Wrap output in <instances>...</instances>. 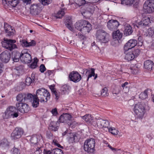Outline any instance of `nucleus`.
<instances>
[{"label": "nucleus", "mask_w": 154, "mask_h": 154, "mask_svg": "<svg viewBox=\"0 0 154 154\" xmlns=\"http://www.w3.org/2000/svg\"><path fill=\"white\" fill-rule=\"evenodd\" d=\"M51 95L47 90L44 88H39L37 90L36 95H33L32 100V106L36 107L38 106L39 101L41 102H47L50 98Z\"/></svg>", "instance_id": "obj_1"}, {"label": "nucleus", "mask_w": 154, "mask_h": 154, "mask_svg": "<svg viewBox=\"0 0 154 154\" xmlns=\"http://www.w3.org/2000/svg\"><path fill=\"white\" fill-rule=\"evenodd\" d=\"M133 111L137 118L142 119L146 112L145 104L140 103L135 104L134 106Z\"/></svg>", "instance_id": "obj_2"}, {"label": "nucleus", "mask_w": 154, "mask_h": 154, "mask_svg": "<svg viewBox=\"0 0 154 154\" xmlns=\"http://www.w3.org/2000/svg\"><path fill=\"white\" fill-rule=\"evenodd\" d=\"M18 116V111L16 107L9 106L5 111L3 117L4 119H8L11 117L17 118Z\"/></svg>", "instance_id": "obj_3"}, {"label": "nucleus", "mask_w": 154, "mask_h": 154, "mask_svg": "<svg viewBox=\"0 0 154 154\" xmlns=\"http://www.w3.org/2000/svg\"><path fill=\"white\" fill-rule=\"evenodd\" d=\"M95 141L93 138L89 139L86 140L84 145V149L90 154H93L95 151Z\"/></svg>", "instance_id": "obj_4"}, {"label": "nucleus", "mask_w": 154, "mask_h": 154, "mask_svg": "<svg viewBox=\"0 0 154 154\" xmlns=\"http://www.w3.org/2000/svg\"><path fill=\"white\" fill-rule=\"evenodd\" d=\"M72 117L69 114L63 113L59 117L58 121L60 123H67L69 125H72L75 122L72 121Z\"/></svg>", "instance_id": "obj_5"}, {"label": "nucleus", "mask_w": 154, "mask_h": 154, "mask_svg": "<svg viewBox=\"0 0 154 154\" xmlns=\"http://www.w3.org/2000/svg\"><path fill=\"white\" fill-rule=\"evenodd\" d=\"M33 95L31 94L21 93L19 94L16 97V100L18 103H23L26 101L31 102L32 103Z\"/></svg>", "instance_id": "obj_6"}, {"label": "nucleus", "mask_w": 154, "mask_h": 154, "mask_svg": "<svg viewBox=\"0 0 154 154\" xmlns=\"http://www.w3.org/2000/svg\"><path fill=\"white\" fill-rule=\"evenodd\" d=\"M16 42V41L14 40L4 39V41L2 42V44L3 47L11 51L17 47L16 45L14 44Z\"/></svg>", "instance_id": "obj_7"}, {"label": "nucleus", "mask_w": 154, "mask_h": 154, "mask_svg": "<svg viewBox=\"0 0 154 154\" xmlns=\"http://www.w3.org/2000/svg\"><path fill=\"white\" fill-rule=\"evenodd\" d=\"M143 7L146 13L150 14L154 12V0L146 1L143 5Z\"/></svg>", "instance_id": "obj_8"}, {"label": "nucleus", "mask_w": 154, "mask_h": 154, "mask_svg": "<svg viewBox=\"0 0 154 154\" xmlns=\"http://www.w3.org/2000/svg\"><path fill=\"white\" fill-rule=\"evenodd\" d=\"M15 106L18 111L23 113H27L30 110L28 105L25 103H17Z\"/></svg>", "instance_id": "obj_9"}, {"label": "nucleus", "mask_w": 154, "mask_h": 154, "mask_svg": "<svg viewBox=\"0 0 154 154\" xmlns=\"http://www.w3.org/2000/svg\"><path fill=\"white\" fill-rule=\"evenodd\" d=\"M24 133L23 130L21 128L16 127L11 134L12 140H16L20 138Z\"/></svg>", "instance_id": "obj_10"}, {"label": "nucleus", "mask_w": 154, "mask_h": 154, "mask_svg": "<svg viewBox=\"0 0 154 154\" xmlns=\"http://www.w3.org/2000/svg\"><path fill=\"white\" fill-rule=\"evenodd\" d=\"M81 79V75L77 72L73 71L69 74V80L75 83L78 82Z\"/></svg>", "instance_id": "obj_11"}, {"label": "nucleus", "mask_w": 154, "mask_h": 154, "mask_svg": "<svg viewBox=\"0 0 154 154\" xmlns=\"http://www.w3.org/2000/svg\"><path fill=\"white\" fill-rule=\"evenodd\" d=\"M26 51L24 50L21 52V60L25 63H30L32 61V57L31 55Z\"/></svg>", "instance_id": "obj_12"}, {"label": "nucleus", "mask_w": 154, "mask_h": 154, "mask_svg": "<svg viewBox=\"0 0 154 154\" xmlns=\"http://www.w3.org/2000/svg\"><path fill=\"white\" fill-rule=\"evenodd\" d=\"M42 8L40 5L38 4H33L30 8V13L34 16L38 15L40 13Z\"/></svg>", "instance_id": "obj_13"}, {"label": "nucleus", "mask_w": 154, "mask_h": 154, "mask_svg": "<svg viewBox=\"0 0 154 154\" xmlns=\"http://www.w3.org/2000/svg\"><path fill=\"white\" fill-rule=\"evenodd\" d=\"M119 25V23L116 20H110L107 23L108 28L111 31L116 29Z\"/></svg>", "instance_id": "obj_14"}, {"label": "nucleus", "mask_w": 154, "mask_h": 154, "mask_svg": "<svg viewBox=\"0 0 154 154\" xmlns=\"http://www.w3.org/2000/svg\"><path fill=\"white\" fill-rule=\"evenodd\" d=\"M11 57V54L7 51H4L0 54V59L2 62L6 63L8 62Z\"/></svg>", "instance_id": "obj_15"}, {"label": "nucleus", "mask_w": 154, "mask_h": 154, "mask_svg": "<svg viewBox=\"0 0 154 154\" xmlns=\"http://www.w3.org/2000/svg\"><path fill=\"white\" fill-rule=\"evenodd\" d=\"M4 29L5 32L7 33V35L8 36H11L14 35L15 30L6 23H4Z\"/></svg>", "instance_id": "obj_16"}, {"label": "nucleus", "mask_w": 154, "mask_h": 154, "mask_svg": "<svg viewBox=\"0 0 154 154\" xmlns=\"http://www.w3.org/2000/svg\"><path fill=\"white\" fill-rule=\"evenodd\" d=\"M109 36V34L103 30H97L96 32V37L98 38H107Z\"/></svg>", "instance_id": "obj_17"}, {"label": "nucleus", "mask_w": 154, "mask_h": 154, "mask_svg": "<svg viewBox=\"0 0 154 154\" xmlns=\"http://www.w3.org/2000/svg\"><path fill=\"white\" fill-rule=\"evenodd\" d=\"M97 122L98 124V128H99L109 127V122L107 120H103L101 118L98 119Z\"/></svg>", "instance_id": "obj_18"}, {"label": "nucleus", "mask_w": 154, "mask_h": 154, "mask_svg": "<svg viewBox=\"0 0 154 154\" xmlns=\"http://www.w3.org/2000/svg\"><path fill=\"white\" fill-rule=\"evenodd\" d=\"M150 23V18L149 17H146L143 19L142 20L138 22V25H135L134 27L139 28L140 26H146Z\"/></svg>", "instance_id": "obj_19"}, {"label": "nucleus", "mask_w": 154, "mask_h": 154, "mask_svg": "<svg viewBox=\"0 0 154 154\" xmlns=\"http://www.w3.org/2000/svg\"><path fill=\"white\" fill-rule=\"evenodd\" d=\"M64 23L69 29L71 31H73L74 28L71 17H67L64 20Z\"/></svg>", "instance_id": "obj_20"}, {"label": "nucleus", "mask_w": 154, "mask_h": 154, "mask_svg": "<svg viewBox=\"0 0 154 154\" xmlns=\"http://www.w3.org/2000/svg\"><path fill=\"white\" fill-rule=\"evenodd\" d=\"M21 44L23 47L27 48L30 46H34L35 45V42L32 40L31 42H28V41L24 39H23L20 41Z\"/></svg>", "instance_id": "obj_21"}, {"label": "nucleus", "mask_w": 154, "mask_h": 154, "mask_svg": "<svg viewBox=\"0 0 154 154\" xmlns=\"http://www.w3.org/2000/svg\"><path fill=\"white\" fill-rule=\"evenodd\" d=\"M42 147L37 145L32 146L31 148V152L33 154H41L42 152Z\"/></svg>", "instance_id": "obj_22"}, {"label": "nucleus", "mask_w": 154, "mask_h": 154, "mask_svg": "<svg viewBox=\"0 0 154 154\" xmlns=\"http://www.w3.org/2000/svg\"><path fill=\"white\" fill-rule=\"evenodd\" d=\"M86 22L85 20H81L78 22H76L75 24V26L76 29L79 31L83 30L84 24H85Z\"/></svg>", "instance_id": "obj_23"}, {"label": "nucleus", "mask_w": 154, "mask_h": 154, "mask_svg": "<svg viewBox=\"0 0 154 154\" xmlns=\"http://www.w3.org/2000/svg\"><path fill=\"white\" fill-rule=\"evenodd\" d=\"M95 69H94L91 68V72L88 69H83V74H85V75H86L87 76V74L88 75V77L87 78V81L88 80L89 78H91L92 76H94L95 75L94 73Z\"/></svg>", "instance_id": "obj_24"}, {"label": "nucleus", "mask_w": 154, "mask_h": 154, "mask_svg": "<svg viewBox=\"0 0 154 154\" xmlns=\"http://www.w3.org/2000/svg\"><path fill=\"white\" fill-rule=\"evenodd\" d=\"M21 53L18 51H14L12 54V58L13 61L14 62H18L19 59L21 60Z\"/></svg>", "instance_id": "obj_25"}, {"label": "nucleus", "mask_w": 154, "mask_h": 154, "mask_svg": "<svg viewBox=\"0 0 154 154\" xmlns=\"http://www.w3.org/2000/svg\"><path fill=\"white\" fill-rule=\"evenodd\" d=\"M153 66V63L151 60H147L144 62V66L145 69L149 70H151Z\"/></svg>", "instance_id": "obj_26"}, {"label": "nucleus", "mask_w": 154, "mask_h": 154, "mask_svg": "<svg viewBox=\"0 0 154 154\" xmlns=\"http://www.w3.org/2000/svg\"><path fill=\"white\" fill-rule=\"evenodd\" d=\"M59 123L58 122H52L49 125V128L52 131H56L57 130Z\"/></svg>", "instance_id": "obj_27"}, {"label": "nucleus", "mask_w": 154, "mask_h": 154, "mask_svg": "<svg viewBox=\"0 0 154 154\" xmlns=\"http://www.w3.org/2000/svg\"><path fill=\"white\" fill-rule=\"evenodd\" d=\"M35 75L34 74L32 73L31 75L32 78L29 77H26L25 81V84L26 85L29 86L30 85L32 82H33L35 81Z\"/></svg>", "instance_id": "obj_28"}, {"label": "nucleus", "mask_w": 154, "mask_h": 154, "mask_svg": "<svg viewBox=\"0 0 154 154\" xmlns=\"http://www.w3.org/2000/svg\"><path fill=\"white\" fill-rule=\"evenodd\" d=\"M133 32L132 27L129 25H127L125 27L124 33L125 36L129 35L131 34Z\"/></svg>", "instance_id": "obj_29"}, {"label": "nucleus", "mask_w": 154, "mask_h": 154, "mask_svg": "<svg viewBox=\"0 0 154 154\" xmlns=\"http://www.w3.org/2000/svg\"><path fill=\"white\" fill-rule=\"evenodd\" d=\"M122 35V33L121 32L119 29L113 32L112 33L113 38H121Z\"/></svg>", "instance_id": "obj_30"}, {"label": "nucleus", "mask_w": 154, "mask_h": 154, "mask_svg": "<svg viewBox=\"0 0 154 154\" xmlns=\"http://www.w3.org/2000/svg\"><path fill=\"white\" fill-rule=\"evenodd\" d=\"M39 138L40 137L39 135H32L30 140V142L32 144L37 145L38 144L37 143L39 140Z\"/></svg>", "instance_id": "obj_31"}, {"label": "nucleus", "mask_w": 154, "mask_h": 154, "mask_svg": "<svg viewBox=\"0 0 154 154\" xmlns=\"http://www.w3.org/2000/svg\"><path fill=\"white\" fill-rule=\"evenodd\" d=\"M82 119L89 124L92 122L94 118L91 114H88L82 116Z\"/></svg>", "instance_id": "obj_32"}, {"label": "nucleus", "mask_w": 154, "mask_h": 154, "mask_svg": "<svg viewBox=\"0 0 154 154\" xmlns=\"http://www.w3.org/2000/svg\"><path fill=\"white\" fill-rule=\"evenodd\" d=\"M125 54V59L127 60L128 61H131L135 58L131 51H129Z\"/></svg>", "instance_id": "obj_33"}, {"label": "nucleus", "mask_w": 154, "mask_h": 154, "mask_svg": "<svg viewBox=\"0 0 154 154\" xmlns=\"http://www.w3.org/2000/svg\"><path fill=\"white\" fill-rule=\"evenodd\" d=\"M150 91L148 89H147L144 91L141 92L139 95V98L142 100H144L147 97L148 91Z\"/></svg>", "instance_id": "obj_34"}, {"label": "nucleus", "mask_w": 154, "mask_h": 154, "mask_svg": "<svg viewBox=\"0 0 154 154\" xmlns=\"http://www.w3.org/2000/svg\"><path fill=\"white\" fill-rule=\"evenodd\" d=\"M77 138L76 134L71 133L69 134L68 138V141L69 143H72L75 142V140Z\"/></svg>", "instance_id": "obj_35"}, {"label": "nucleus", "mask_w": 154, "mask_h": 154, "mask_svg": "<svg viewBox=\"0 0 154 154\" xmlns=\"http://www.w3.org/2000/svg\"><path fill=\"white\" fill-rule=\"evenodd\" d=\"M85 22H86L85 24H84L83 30H86L88 32H89L92 29V26L88 21L85 20Z\"/></svg>", "instance_id": "obj_36"}, {"label": "nucleus", "mask_w": 154, "mask_h": 154, "mask_svg": "<svg viewBox=\"0 0 154 154\" xmlns=\"http://www.w3.org/2000/svg\"><path fill=\"white\" fill-rule=\"evenodd\" d=\"M127 44L129 45L132 48L137 45V41L135 39H130Z\"/></svg>", "instance_id": "obj_37"}, {"label": "nucleus", "mask_w": 154, "mask_h": 154, "mask_svg": "<svg viewBox=\"0 0 154 154\" xmlns=\"http://www.w3.org/2000/svg\"><path fill=\"white\" fill-rule=\"evenodd\" d=\"M23 69V66L21 65L15 66L14 68V71L17 75H19Z\"/></svg>", "instance_id": "obj_38"}, {"label": "nucleus", "mask_w": 154, "mask_h": 154, "mask_svg": "<svg viewBox=\"0 0 154 154\" xmlns=\"http://www.w3.org/2000/svg\"><path fill=\"white\" fill-rule=\"evenodd\" d=\"M38 62V60L37 59L34 58V61H32V63L28 65L29 67L32 69H35L37 66V64Z\"/></svg>", "instance_id": "obj_39"}, {"label": "nucleus", "mask_w": 154, "mask_h": 154, "mask_svg": "<svg viewBox=\"0 0 154 154\" xmlns=\"http://www.w3.org/2000/svg\"><path fill=\"white\" fill-rule=\"evenodd\" d=\"M128 84V82H126L122 84L121 86L123 88V91L125 93H127L129 90V88L127 86Z\"/></svg>", "instance_id": "obj_40"}, {"label": "nucleus", "mask_w": 154, "mask_h": 154, "mask_svg": "<svg viewBox=\"0 0 154 154\" xmlns=\"http://www.w3.org/2000/svg\"><path fill=\"white\" fill-rule=\"evenodd\" d=\"M148 34L146 35L148 38L154 37V30L152 28H150L148 29Z\"/></svg>", "instance_id": "obj_41"}, {"label": "nucleus", "mask_w": 154, "mask_h": 154, "mask_svg": "<svg viewBox=\"0 0 154 154\" xmlns=\"http://www.w3.org/2000/svg\"><path fill=\"white\" fill-rule=\"evenodd\" d=\"M65 14V12L63 11H58L55 15L56 18H61Z\"/></svg>", "instance_id": "obj_42"}, {"label": "nucleus", "mask_w": 154, "mask_h": 154, "mask_svg": "<svg viewBox=\"0 0 154 154\" xmlns=\"http://www.w3.org/2000/svg\"><path fill=\"white\" fill-rule=\"evenodd\" d=\"M70 88V87L69 86L66 84H65L62 86L61 88V90L63 92L64 94H65L67 92V91Z\"/></svg>", "instance_id": "obj_43"}, {"label": "nucleus", "mask_w": 154, "mask_h": 154, "mask_svg": "<svg viewBox=\"0 0 154 154\" xmlns=\"http://www.w3.org/2000/svg\"><path fill=\"white\" fill-rule=\"evenodd\" d=\"M109 131L114 135H117L118 134L119 131L114 128H109Z\"/></svg>", "instance_id": "obj_44"}, {"label": "nucleus", "mask_w": 154, "mask_h": 154, "mask_svg": "<svg viewBox=\"0 0 154 154\" xmlns=\"http://www.w3.org/2000/svg\"><path fill=\"white\" fill-rule=\"evenodd\" d=\"M101 94L103 97H105L108 96L109 94L108 91L106 88H104L101 91Z\"/></svg>", "instance_id": "obj_45"}, {"label": "nucleus", "mask_w": 154, "mask_h": 154, "mask_svg": "<svg viewBox=\"0 0 154 154\" xmlns=\"http://www.w3.org/2000/svg\"><path fill=\"white\" fill-rule=\"evenodd\" d=\"M131 51L134 56V57H137L139 55L140 53V50L139 49H136Z\"/></svg>", "instance_id": "obj_46"}, {"label": "nucleus", "mask_w": 154, "mask_h": 154, "mask_svg": "<svg viewBox=\"0 0 154 154\" xmlns=\"http://www.w3.org/2000/svg\"><path fill=\"white\" fill-rule=\"evenodd\" d=\"M74 1L75 3L79 6L85 4L86 2L85 0H74Z\"/></svg>", "instance_id": "obj_47"}, {"label": "nucleus", "mask_w": 154, "mask_h": 154, "mask_svg": "<svg viewBox=\"0 0 154 154\" xmlns=\"http://www.w3.org/2000/svg\"><path fill=\"white\" fill-rule=\"evenodd\" d=\"M53 154H63L62 150L58 148H55L53 149Z\"/></svg>", "instance_id": "obj_48"}, {"label": "nucleus", "mask_w": 154, "mask_h": 154, "mask_svg": "<svg viewBox=\"0 0 154 154\" xmlns=\"http://www.w3.org/2000/svg\"><path fill=\"white\" fill-rule=\"evenodd\" d=\"M40 1L43 5H46L51 3L52 0H40Z\"/></svg>", "instance_id": "obj_49"}, {"label": "nucleus", "mask_w": 154, "mask_h": 154, "mask_svg": "<svg viewBox=\"0 0 154 154\" xmlns=\"http://www.w3.org/2000/svg\"><path fill=\"white\" fill-rule=\"evenodd\" d=\"M113 40L111 42V44L112 45L115 46L116 45H118L119 43L121 42V39H113Z\"/></svg>", "instance_id": "obj_50"}, {"label": "nucleus", "mask_w": 154, "mask_h": 154, "mask_svg": "<svg viewBox=\"0 0 154 154\" xmlns=\"http://www.w3.org/2000/svg\"><path fill=\"white\" fill-rule=\"evenodd\" d=\"M132 48L128 45H127V43H126L124 47V52L125 53L127 52V51H128L129 50L131 49Z\"/></svg>", "instance_id": "obj_51"}, {"label": "nucleus", "mask_w": 154, "mask_h": 154, "mask_svg": "<svg viewBox=\"0 0 154 154\" xmlns=\"http://www.w3.org/2000/svg\"><path fill=\"white\" fill-rule=\"evenodd\" d=\"M97 120L98 119H96L95 121L93 119L92 121V122H91L89 124L92 125L94 127H98V124L97 122Z\"/></svg>", "instance_id": "obj_52"}, {"label": "nucleus", "mask_w": 154, "mask_h": 154, "mask_svg": "<svg viewBox=\"0 0 154 154\" xmlns=\"http://www.w3.org/2000/svg\"><path fill=\"white\" fill-rule=\"evenodd\" d=\"M39 70L42 73H43L46 70V68L44 64H42L40 66Z\"/></svg>", "instance_id": "obj_53"}, {"label": "nucleus", "mask_w": 154, "mask_h": 154, "mask_svg": "<svg viewBox=\"0 0 154 154\" xmlns=\"http://www.w3.org/2000/svg\"><path fill=\"white\" fill-rule=\"evenodd\" d=\"M44 154H53V149L51 150L44 149L43 151Z\"/></svg>", "instance_id": "obj_54"}, {"label": "nucleus", "mask_w": 154, "mask_h": 154, "mask_svg": "<svg viewBox=\"0 0 154 154\" xmlns=\"http://www.w3.org/2000/svg\"><path fill=\"white\" fill-rule=\"evenodd\" d=\"M12 154H19L20 152L18 149L14 148L11 150Z\"/></svg>", "instance_id": "obj_55"}, {"label": "nucleus", "mask_w": 154, "mask_h": 154, "mask_svg": "<svg viewBox=\"0 0 154 154\" xmlns=\"http://www.w3.org/2000/svg\"><path fill=\"white\" fill-rule=\"evenodd\" d=\"M51 112L53 116H56L58 114L57 109L56 108L52 109L51 111Z\"/></svg>", "instance_id": "obj_56"}, {"label": "nucleus", "mask_w": 154, "mask_h": 154, "mask_svg": "<svg viewBox=\"0 0 154 154\" xmlns=\"http://www.w3.org/2000/svg\"><path fill=\"white\" fill-rule=\"evenodd\" d=\"M109 41V39H98V42H100L101 44L103 43H106Z\"/></svg>", "instance_id": "obj_57"}, {"label": "nucleus", "mask_w": 154, "mask_h": 154, "mask_svg": "<svg viewBox=\"0 0 154 154\" xmlns=\"http://www.w3.org/2000/svg\"><path fill=\"white\" fill-rule=\"evenodd\" d=\"M1 144L3 146H8V141L6 140H4L2 141L1 142Z\"/></svg>", "instance_id": "obj_58"}, {"label": "nucleus", "mask_w": 154, "mask_h": 154, "mask_svg": "<svg viewBox=\"0 0 154 154\" xmlns=\"http://www.w3.org/2000/svg\"><path fill=\"white\" fill-rule=\"evenodd\" d=\"M134 1V0H128L126 5L131 6L133 4Z\"/></svg>", "instance_id": "obj_59"}, {"label": "nucleus", "mask_w": 154, "mask_h": 154, "mask_svg": "<svg viewBox=\"0 0 154 154\" xmlns=\"http://www.w3.org/2000/svg\"><path fill=\"white\" fill-rule=\"evenodd\" d=\"M137 44L138 46H141L143 44V40L142 39H138Z\"/></svg>", "instance_id": "obj_60"}, {"label": "nucleus", "mask_w": 154, "mask_h": 154, "mask_svg": "<svg viewBox=\"0 0 154 154\" xmlns=\"http://www.w3.org/2000/svg\"><path fill=\"white\" fill-rule=\"evenodd\" d=\"M78 37L79 38H85V36L83 35L80 32H79L78 33Z\"/></svg>", "instance_id": "obj_61"}, {"label": "nucleus", "mask_w": 154, "mask_h": 154, "mask_svg": "<svg viewBox=\"0 0 154 154\" xmlns=\"http://www.w3.org/2000/svg\"><path fill=\"white\" fill-rule=\"evenodd\" d=\"M49 88L51 90V92H53V93H54V92L55 91H56L55 88L54 87V86H53L52 85H51L50 86Z\"/></svg>", "instance_id": "obj_62"}, {"label": "nucleus", "mask_w": 154, "mask_h": 154, "mask_svg": "<svg viewBox=\"0 0 154 154\" xmlns=\"http://www.w3.org/2000/svg\"><path fill=\"white\" fill-rule=\"evenodd\" d=\"M53 93L56 96V99L57 100H58L59 98V95L57 93V91H55Z\"/></svg>", "instance_id": "obj_63"}, {"label": "nucleus", "mask_w": 154, "mask_h": 154, "mask_svg": "<svg viewBox=\"0 0 154 154\" xmlns=\"http://www.w3.org/2000/svg\"><path fill=\"white\" fill-rule=\"evenodd\" d=\"M54 72L53 70H48L47 72H46L47 74H48V76L50 75L52 73H53Z\"/></svg>", "instance_id": "obj_64"}]
</instances>
